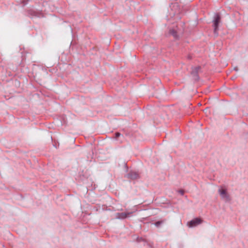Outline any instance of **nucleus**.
Instances as JSON below:
<instances>
[{
	"label": "nucleus",
	"mask_w": 248,
	"mask_h": 248,
	"mask_svg": "<svg viewBox=\"0 0 248 248\" xmlns=\"http://www.w3.org/2000/svg\"><path fill=\"white\" fill-rule=\"evenodd\" d=\"M221 199L225 202H229L231 199L226 189L219 188L218 190Z\"/></svg>",
	"instance_id": "nucleus-2"
},
{
	"label": "nucleus",
	"mask_w": 248,
	"mask_h": 248,
	"mask_svg": "<svg viewBox=\"0 0 248 248\" xmlns=\"http://www.w3.org/2000/svg\"><path fill=\"white\" fill-rule=\"evenodd\" d=\"M221 17L218 14H216L214 16L213 27L214 32L215 35H218V24L220 22Z\"/></svg>",
	"instance_id": "nucleus-1"
},
{
	"label": "nucleus",
	"mask_w": 248,
	"mask_h": 248,
	"mask_svg": "<svg viewBox=\"0 0 248 248\" xmlns=\"http://www.w3.org/2000/svg\"><path fill=\"white\" fill-rule=\"evenodd\" d=\"M170 33L174 37V38L176 39L178 38V36L177 32L174 29H170Z\"/></svg>",
	"instance_id": "nucleus-7"
},
{
	"label": "nucleus",
	"mask_w": 248,
	"mask_h": 248,
	"mask_svg": "<svg viewBox=\"0 0 248 248\" xmlns=\"http://www.w3.org/2000/svg\"><path fill=\"white\" fill-rule=\"evenodd\" d=\"M121 136H122L123 137V135H121V133H119V132H117L115 133V137H114V139H115L116 140H117L118 138Z\"/></svg>",
	"instance_id": "nucleus-8"
},
{
	"label": "nucleus",
	"mask_w": 248,
	"mask_h": 248,
	"mask_svg": "<svg viewBox=\"0 0 248 248\" xmlns=\"http://www.w3.org/2000/svg\"><path fill=\"white\" fill-rule=\"evenodd\" d=\"M127 175L128 178L132 180L137 179L139 178V174L135 171H130Z\"/></svg>",
	"instance_id": "nucleus-6"
},
{
	"label": "nucleus",
	"mask_w": 248,
	"mask_h": 248,
	"mask_svg": "<svg viewBox=\"0 0 248 248\" xmlns=\"http://www.w3.org/2000/svg\"><path fill=\"white\" fill-rule=\"evenodd\" d=\"M161 221H157L155 223V226L157 227H159V225L162 223Z\"/></svg>",
	"instance_id": "nucleus-9"
},
{
	"label": "nucleus",
	"mask_w": 248,
	"mask_h": 248,
	"mask_svg": "<svg viewBox=\"0 0 248 248\" xmlns=\"http://www.w3.org/2000/svg\"><path fill=\"white\" fill-rule=\"evenodd\" d=\"M201 69V67L197 66L192 68L191 74L193 77V79L195 80H198L199 77L198 76L199 70Z\"/></svg>",
	"instance_id": "nucleus-4"
},
{
	"label": "nucleus",
	"mask_w": 248,
	"mask_h": 248,
	"mask_svg": "<svg viewBox=\"0 0 248 248\" xmlns=\"http://www.w3.org/2000/svg\"><path fill=\"white\" fill-rule=\"evenodd\" d=\"M133 213L132 212L117 213L115 215V218L119 219H124L130 217V215Z\"/></svg>",
	"instance_id": "nucleus-3"
},
{
	"label": "nucleus",
	"mask_w": 248,
	"mask_h": 248,
	"mask_svg": "<svg viewBox=\"0 0 248 248\" xmlns=\"http://www.w3.org/2000/svg\"><path fill=\"white\" fill-rule=\"evenodd\" d=\"M202 222V220L199 218H196L191 220L188 223V225L189 227H194Z\"/></svg>",
	"instance_id": "nucleus-5"
},
{
	"label": "nucleus",
	"mask_w": 248,
	"mask_h": 248,
	"mask_svg": "<svg viewBox=\"0 0 248 248\" xmlns=\"http://www.w3.org/2000/svg\"><path fill=\"white\" fill-rule=\"evenodd\" d=\"M178 191L181 195H183L184 194V191L183 190L181 189L178 190Z\"/></svg>",
	"instance_id": "nucleus-10"
},
{
	"label": "nucleus",
	"mask_w": 248,
	"mask_h": 248,
	"mask_svg": "<svg viewBox=\"0 0 248 248\" xmlns=\"http://www.w3.org/2000/svg\"><path fill=\"white\" fill-rule=\"evenodd\" d=\"M233 69L234 70H235V71H238V68L237 66H235L233 68Z\"/></svg>",
	"instance_id": "nucleus-11"
}]
</instances>
